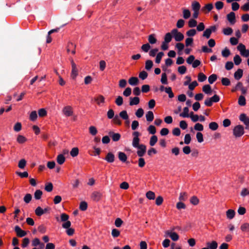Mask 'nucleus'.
Here are the masks:
<instances>
[{
  "label": "nucleus",
  "mask_w": 249,
  "mask_h": 249,
  "mask_svg": "<svg viewBox=\"0 0 249 249\" xmlns=\"http://www.w3.org/2000/svg\"><path fill=\"white\" fill-rule=\"evenodd\" d=\"M244 134V127L241 125H237L233 129V134L236 138L241 137Z\"/></svg>",
  "instance_id": "f257e3e1"
},
{
  "label": "nucleus",
  "mask_w": 249,
  "mask_h": 249,
  "mask_svg": "<svg viewBox=\"0 0 249 249\" xmlns=\"http://www.w3.org/2000/svg\"><path fill=\"white\" fill-rule=\"evenodd\" d=\"M171 33L176 41H180L184 38L183 35L178 31L177 29H174L171 31Z\"/></svg>",
  "instance_id": "f03ea898"
},
{
  "label": "nucleus",
  "mask_w": 249,
  "mask_h": 249,
  "mask_svg": "<svg viewBox=\"0 0 249 249\" xmlns=\"http://www.w3.org/2000/svg\"><path fill=\"white\" fill-rule=\"evenodd\" d=\"M62 112L63 115L67 117L71 116L73 114V108L71 106L64 107L62 110Z\"/></svg>",
  "instance_id": "7ed1b4c3"
},
{
  "label": "nucleus",
  "mask_w": 249,
  "mask_h": 249,
  "mask_svg": "<svg viewBox=\"0 0 249 249\" xmlns=\"http://www.w3.org/2000/svg\"><path fill=\"white\" fill-rule=\"evenodd\" d=\"M71 77L73 79H75L78 74V70L77 68V66L75 63L74 62L73 60L71 61Z\"/></svg>",
  "instance_id": "20e7f679"
},
{
  "label": "nucleus",
  "mask_w": 249,
  "mask_h": 249,
  "mask_svg": "<svg viewBox=\"0 0 249 249\" xmlns=\"http://www.w3.org/2000/svg\"><path fill=\"white\" fill-rule=\"evenodd\" d=\"M239 120L246 125V129L249 130V117L245 114L242 113L239 116Z\"/></svg>",
  "instance_id": "39448f33"
},
{
  "label": "nucleus",
  "mask_w": 249,
  "mask_h": 249,
  "mask_svg": "<svg viewBox=\"0 0 249 249\" xmlns=\"http://www.w3.org/2000/svg\"><path fill=\"white\" fill-rule=\"evenodd\" d=\"M138 151L137 152V155L140 157H142L144 156L146 152V146L144 144H140V145L137 147Z\"/></svg>",
  "instance_id": "423d86ee"
},
{
  "label": "nucleus",
  "mask_w": 249,
  "mask_h": 249,
  "mask_svg": "<svg viewBox=\"0 0 249 249\" xmlns=\"http://www.w3.org/2000/svg\"><path fill=\"white\" fill-rule=\"evenodd\" d=\"M14 230L17 236L19 237H24L27 234L26 231L22 230L18 226H16Z\"/></svg>",
  "instance_id": "0eeeda50"
},
{
  "label": "nucleus",
  "mask_w": 249,
  "mask_h": 249,
  "mask_svg": "<svg viewBox=\"0 0 249 249\" xmlns=\"http://www.w3.org/2000/svg\"><path fill=\"white\" fill-rule=\"evenodd\" d=\"M227 18L231 24L233 25L236 22L235 14L234 12H231L227 15Z\"/></svg>",
  "instance_id": "6e6552de"
},
{
  "label": "nucleus",
  "mask_w": 249,
  "mask_h": 249,
  "mask_svg": "<svg viewBox=\"0 0 249 249\" xmlns=\"http://www.w3.org/2000/svg\"><path fill=\"white\" fill-rule=\"evenodd\" d=\"M165 234L166 235L169 236L174 241H176L179 239V236L175 232H171L169 231H167L165 232Z\"/></svg>",
  "instance_id": "1a4fd4ad"
},
{
  "label": "nucleus",
  "mask_w": 249,
  "mask_h": 249,
  "mask_svg": "<svg viewBox=\"0 0 249 249\" xmlns=\"http://www.w3.org/2000/svg\"><path fill=\"white\" fill-rule=\"evenodd\" d=\"M243 74V71L242 69H239L234 73V77L236 80H239L240 79Z\"/></svg>",
  "instance_id": "9d476101"
},
{
  "label": "nucleus",
  "mask_w": 249,
  "mask_h": 249,
  "mask_svg": "<svg viewBox=\"0 0 249 249\" xmlns=\"http://www.w3.org/2000/svg\"><path fill=\"white\" fill-rule=\"evenodd\" d=\"M115 156L111 152L107 153L105 160L109 163H112L114 161Z\"/></svg>",
  "instance_id": "9b49d317"
},
{
  "label": "nucleus",
  "mask_w": 249,
  "mask_h": 249,
  "mask_svg": "<svg viewBox=\"0 0 249 249\" xmlns=\"http://www.w3.org/2000/svg\"><path fill=\"white\" fill-rule=\"evenodd\" d=\"M213 8V5L212 3H208L203 7L201 9L202 11L207 13L211 11Z\"/></svg>",
  "instance_id": "f8f14e48"
},
{
  "label": "nucleus",
  "mask_w": 249,
  "mask_h": 249,
  "mask_svg": "<svg viewBox=\"0 0 249 249\" xmlns=\"http://www.w3.org/2000/svg\"><path fill=\"white\" fill-rule=\"evenodd\" d=\"M80 183V180L78 178H75L71 181V184L72 186V189H75L77 188Z\"/></svg>",
  "instance_id": "ddd939ff"
},
{
  "label": "nucleus",
  "mask_w": 249,
  "mask_h": 249,
  "mask_svg": "<svg viewBox=\"0 0 249 249\" xmlns=\"http://www.w3.org/2000/svg\"><path fill=\"white\" fill-rule=\"evenodd\" d=\"M192 8L193 11H199L200 8L199 3L196 1H194L192 3Z\"/></svg>",
  "instance_id": "4468645a"
},
{
  "label": "nucleus",
  "mask_w": 249,
  "mask_h": 249,
  "mask_svg": "<svg viewBox=\"0 0 249 249\" xmlns=\"http://www.w3.org/2000/svg\"><path fill=\"white\" fill-rule=\"evenodd\" d=\"M139 80L136 77H131L128 80V83L131 86H136Z\"/></svg>",
  "instance_id": "2eb2a0df"
},
{
  "label": "nucleus",
  "mask_w": 249,
  "mask_h": 249,
  "mask_svg": "<svg viewBox=\"0 0 249 249\" xmlns=\"http://www.w3.org/2000/svg\"><path fill=\"white\" fill-rule=\"evenodd\" d=\"M139 102H140V99L138 97L130 98V102H129L130 106L137 105L139 103Z\"/></svg>",
  "instance_id": "dca6fc26"
},
{
  "label": "nucleus",
  "mask_w": 249,
  "mask_h": 249,
  "mask_svg": "<svg viewBox=\"0 0 249 249\" xmlns=\"http://www.w3.org/2000/svg\"><path fill=\"white\" fill-rule=\"evenodd\" d=\"M32 245L34 247H37L40 246L41 247H43L44 245L43 243H41L40 240L37 238H35L32 242Z\"/></svg>",
  "instance_id": "f3484780"
},
{
  "label": "nucleus",
  "mask_w": 249,
  "mask_h": 249,
  "mask_svg": "<svg viewBox=\"0 0 249 249\" xmlns=\"http://www.w3.org/2000/svg\"><path fill=\"white\" fill-rule=\"evenodd\" d=\"M189 108L188 107H185L183 108V112L180 113L179 116L183 118H188L190 116L189 114Z\"/></svg>",
  "instance_id": "a211bd4d"
},
{
  "label": "nucleus",
  "mask_w": 249,
  "mask_h": 249,
  "mask_svg": "<svg viewBox=\"0 0 249 249\" xmlns=\"http://www.w3.org/2000/svg\"><path fill=\"white\" fill-rule=\"evenodd\" d=\"M102 196L101 194L98 192H94L91 195V197L94 201H98L101 198Z\"/></svg>",
  "instance_id": "6ab92c4d"
},
{
  "label": "nucleus",
  "mask_w": 249,
  "mask_h": 249,
  "mask_svg": "<svg viewBox=\"0 0 249 249\" xmlns=\"http://www.w3.org/2000/svg\"><path fill=\"white\" fill-rule=\"evenodd\" d=\"M202 90L206 94L210 95L212 93V90L211 87L209 85H205L202 88Z\"/></svg>",
  "instance_id": "aec40b11"
},
{
  "label": "nucleus",
  "mask_w": 249,
  "mask_h": 249,
  "mask_svg": "<svg viewBox=\"0 0 249 249\" xmlns=\"http://www.w3.org/2000/svg\"><path fill=\"white\" fill-rule=\"evenodd\" d=\"M235 213L233 210L229 209L226 212V216L227 218L231 219L235 216Z\"/></svg>",
  "instance_id": "412c9836"
},
{
  "label": "nucleus",
  "mask_w": 249,
  "mask_h": 249,
  "mask_svg": "<svg viewBox=\"0 0 249 249\" xmlns=\"http://www.w3.org/2000/svg\"><path fill=\"white\" fill-rule=\"evenodd\" d=\"M109 135L111 136L112 140L114 142L118 141L121 138L120 134L118 133L110 132Z\"/></svg>",
  "instance_id": "4be33fe9"
},
{
  "label": "nucleus",
  "mask_w": 249,
  "mask_h": 249,
  "mask_svg": "<svg viewBox=\"0 0 249 249\" xmlns=\"http://www.w3.org/2000/svg\"><path fill=\"white\" fill-rule=\"evenodd\" d=\"M145 117L147 122H152L154 119V114L153 112L148 111L145 115Z\"/></svg>",
  "instance_id": "5701e85b"
},
{
  "label": "nucleus",
  "mask_w": 249,
  "mask_h": 249,
  "mask_svg": "<svg viewBox=\"0 0 249 249\" xmlns=\"http://www.w3.org/2000/svg\"><path fill=\"white\" fill-rule=\"evenodd\" d=\"M119 159L122 162H124L127 160V156L126 154L123 152H119L118 153Z\"/></svg>",
  "instance_id": "b1692460"
},
{
  "label": "nucleus",
  "mask_w": 249,
  "mask_h": 249,
  "mask_svg": "<svg viewBox=\"0 0 249 249\" xmlns=\"http://www.w3.org/2000/svg\"><path fill=\"white\" fill-rule=\"evenodd\" d=\"M105 98L102 95H99L96 98H95V101L96 102L97 104L100 106L102 104L105 103Z\"/></svg>",
  "instance_id": "393cba45"
},
{
  "label": "nucleus",
  "mask_w": 249,
  "mask_h": 249,
  "mask_svg": "<svg viewBox=\"0 0 249 249\" xmlns=\"http://www.w3.org/2000/svg\"><path fill=\"white\" fill-rule=\"evenodd\" d=\"M207 245L209 249H216L218 246L217 242L214 241L212 242H208Z\"/></svg>",
  "instance_id": "a878e982"
},
{
  "label": "nucleus",
  "mask_w": 249,
  "mask_h": 249,
  "mask_svg": "<svg viewBox=\"0 0 249 249\" xmlns=\"http://www.w3.org/2000/svg\"><path fill=\"white\" fill-rule=\"evenodd\" d=\"M238 103L241 106H245L246 104L245 97L243 95H240L238 98Z\"/></svg>",
  "instance_id": "bb28decb"
},
{
  "label": "nucleus",
  "mask_w": 249,
  "mask_h": 249,
  "mask_svg": "<svg viewBox=\"0 0 249 249\" xmlns=\"http://www.w3.org/2000/svg\"><path fill=\"white\" fill-rule=\"evenodd\" d=\"M209 128L213 131L216 130L218 128V124L216 122H211L209 124Z\"/></svg>",
  "instance_id": "cd10ccee"
},
{
  "label": "nucleus",
  "mask_w": 249,
  "mask_h": 249,
  "mask_svg": "<svg viewBox=\"0 0 249 249\" xmlns=\"http://www.w3.org/2000/svg\"><path fill=\"white\" fill-rule=\"evenodd\" d=\"M57 162L59 164H62L65 161V158L63 154H59L56 159Z\"/></svg>",
  "instance_id": "c85d7f7f"
},
{
  "label": "nucleus",
  "mask_w": 249,
  "mask_h": 249,
  "mask_svg": "<svg viewBox=\"0 0 249 249\" xmlns=\"http://www.w3.org/2000/svg\"><path fill=\"white\" fill-rule=\"evenodd\" d=\"M148 40L149 43L151 44H155L157 42V39L155 37L154 34H151L148 36Z\"/></svg>",
  "instance_id": "c756f323"
},
{
  "label": "nucleus",
  "mask_w": 249,
  "mask_h": 249,
  "mask_svg": "<svg viewBox=\"0 0 249 249\" xmlns=\"http://www.w3.org/2000/svg\"><path fill=\"white\" fill-rule=\"evenodd\" d=\"M172 34L171 33H166L164 36V41L165 43H169L172 38Z\"/></svg>",
  "instance_id": "7c9ffc66"
},
{
  "label": "nucleus",
  "mask_w": 249,
  "mask_h": 249,
  "mask_svg": "<svg viewBox=\"0 0 249 249\" xmlns=\"http://www.w3.org/2000/svg\"><path fill=\"white\" fill-rule=\"evenodd\" d=\"M191 16L190 11L187 9H183V17L184 19H188Z\"/></svg>",
  "instance_id": "2f4dec72"
},
{
  "label": "nucleus",
  "mask_w": 249,
  "mask_h": 249,
  "mask_svg": "<svg viewBox=\"0 0 249 249\" xmlns=\"http://www.w3.org/2000/svg\"><path fill=\"white\" fill-rule=\"evenodd\" d=\"M119 117L122 118L123 120L128 119L129 117L126 110H123L119 113Z\"/></svg>",
  "instance_id": "473e14b6"
},
{
  "label": "nucleus",
  "mask_w": 249,
  "mask_h": 249,
  "mask_svg": "<svg viewBox=\"0 0 249 249\" xmlns=\"http://www.w3.org/2000/svg\"><path fill=\"white\" fill-rule=\"evenodd\" d=\"M146 196L149 200H154L155 198V195L153 192L149 191L146 193Z\"/></svg>",
  "instance_id": "72a5a7b5"
},
{
  "label": "nucleus",
  "mask_w": 249,
  "mask_h": 249,
  "mask_svg": "<svg viewBox=\"0 0 249 249\" xmlns=\"http://www.w3.org/2000/svg\"><path fill=\"white\" fill-rule=\"evenodd\" d=\"M233 32L232 29L230 27H227L223 29V33L226 36H230Z\"/></svg>",
  "instance_id": "f704fd0d"
},
{
  "label": "nucleus",
  "mask_w": 249,
  "mask_h": 249,
  "mask_svg": "<svg viewBox=\"0 0 249 249\" xmlns=\"http://www.w3.org/2000/svg\"><path fill=\"white\" fill-rule=\"evenodd\" d=\"M45 213V211L40 207H37L35 210V213L37 216H41Z\"/></svg>",
  "instance_id": "c9c22d12"
},
{
  "label": "nucleus",
  "mask_w": 249,
  "mask_h": 249,
  "mask_svg": "<svg viewBox=\"0 0 249 249\" xmlns=\"http://www.w3.org/2000/svg\"><path fill=\"white\" fill-rule=\"evenodd\" d=\"M42 195V192L40 190H37L34 193V197L36 199H40Z\"/></svg>",
  "instance_id": "e433bc0d"
},
{
  "label": "nucleus",
  "mask_w": 249,
  "mask_h": 249,
  "mask_svg": "<svg viewBox=\"0 0 249 249\" xmlns=\"http://www.w3.org/2000/svg\"><path fill=\"white\" fill-rule=\"evenodd\" d=\"M151 48V46L149 43H146L142 45L141 47L142 50L144 53H147Z\"/></svg>",
  "instance_id": "4c0bfd02"
},
{
  "label": "nucleus",
  "mask_w": 249,
  "mask_h": 249,
  "mask_svg": "<svg viewBox=\"0 0 249 249\" xmlns=\"http://www.w3.org/2000/svg\"><path fill=\"white\" fill-rule=\"evenodd\" d=\"M158 141V138L156 135H153L150 139L149 144L151 146H154Z\"/></svg>",
  "instance_id": "58836bf2"
},
{
  "label": "nucleus",
  "mask_w": 249,
  "mask_h": 249,
  "mask_svg": "<svg viewBox=\"0 0 249 249\" xmlns=\"http://www.w3.org/2000/svg\"><path fill=\"white\" fill-rule=\"evenodd\" d=\"M189 117L191 118V120L193 122H197L198 121H199V116L198 115H196V114H194V113L193 112H191L190 113V116Z\"/></svg>",
  "instance_id": "ea45409f"
},
{
  "label": "nucleus",
  "mask_w": 249,
  "mask_h": 249,
  "mask_svg": "<svg viewBox=\"0 0 249 249\" xmlns=\"http://www.w3.org/2000/svg\"><path fill=\"white\" fill-rule=\"evenodd\" d=\"M233 61L235 65H239L241 63L242 59L239 55L236 54L233 57Z\"/></svg>",
  "instance_id": "a19ab883"
},
{
  "label": "nucleus",
  "mask_w": 249,
  "mask_h": 249,
  "mask_svg": "<svg viewBox=\"0 0 249 249\" xmlns=\"http://www.w3.org/2000/svg\"><path fill=\"white\" fill-rule=\"evenodd\" d=\"M153 65V62L151 60H148L145 62V68L146 70L149 71L152 68Z\"/></svg>",
  "instance_id": "79ce46f5"
},
{
  "label": "nucleus",
  "mask_w": 249,
  "mask_h": 249,
  "mask_svg": "<svg viewBox=\"0 0 249 249\" xmlns=\"http://www.w3.org/2000/svg\"><path fill=\"white\" fill-rule=\"evenodd\" d=\"M79 150L77 147H74L72 148L70 152V154L71 157H75L78 155Z\"/></svg>",
  "instance_id": "37998d69"
},
{
  "label": "nucleus",
  "mask_w": 249,
  "mask_h": 249,
  "mask_svg": "<svg viewBox=\"0 0 249 249\" xmlns=\"http://www.w3.org/2000/svg\"><path fill=\"white\" fill-rule=\"evenodd\" d=\"M140 139L137 138H133L132 140V145L135 148L138 147L140 145L139 144Z\"/></svg>",
  "instance_id": "c03bdc74"
},
{
  "label": "nucleus",
  "mask_w": 249,
  "mask_h": 249,
  "mask_svg": "<svg viewBox=\"0 0 249 249\" xmlns=\"http://www.w3.org/2000/svg\"><path fill=\"white\" fill-rule=\"evenodd\" d=\"M197 25V21L195 19L191 18L188 21V26L190 28L195 27Z\"/></svg>",
  "instance_id": "a18cd8bd"
},
{
  "label": "nucleus",
  "mask_w": 249,
  "mask_h": 249,
  "mask_svg": "<svg viewBox=\"0 0 249 249\" xmlns=\"http://www.w3.org/2000/svg\"><path fill=\"white\" fill-rule=\"evenodd\" d=\"M164 55V53L162 52L159 53L156 57L155 62L156 63H160L162 56Z\"/></svg>",
  "instance_id": "49530a36"
},
{
  "label": "nucleus",
  "mask_w": 249,
  "mask_h": 249,
  "mask_svg": "<svg viewBox=\"0 0 249 249\" xmlns=\"http://www.w3.org/2000/svg\"><path fill=\"white\" fill-rule=\"evenodd\" d=\"M221 54L223 57H227L230 55L231 52L229 49H228L227 48H225L222 51Z\"/></svg>",
  "instance_id": "de8ad7c7"
},
{
  "label": "nucleus",
  "mask_w": 249,
  "mask_h": 249,
  "mask_svg": "<svg viewBox=\"0 0 249 249\" xmlns=\"http://www.w3.org/2000/svg\"><path fill=\"white\" fill-rule=\"evenodd\" d=\"M217 79V75L215 74L211 75L208 78V81L210 84H212Z\"/></svg>",
  "instance_id": "09e8293b"
},
{
  "label": "nucleus",
  "mask_w": 249,
  "mask_h": 249,
  "mask_svg": "<svg viewBox=\"0 0 249 249\" xmlns=\"http://www.w3.org/2000/svg\"><path fill=\"white\" fill-rule=\"evenodd\" d=\"M17 141L19 143H23L27 141V139L22 135H18L17 137Z\"/></svg>",
  "instance_id": "8fccbe9b"
},
{
  "label": "nucleus",
  "mask_w": 249,
  "mask_h": 249,
  "mask_svg": "<svg viewBox=\"0 0 249 249\" xmlns=\"http://www.w3.org/2000/svg\"><path fill=\"white\" fill-rule=\"evenodd\" d=\"M165 92L168 94L169 97L172 98L174 97V93L172 91L171 88L167 87L165 88Z\"/></svg>",
  "instance_id": "3c124183"
},
{
  "label": "nucleus",
  "mask_w": 249,
  "mask_h": 249,
  "mask_svg": "<svg viewBox=\"0 0 249 249\" xmlns=\"http://www.w3.org/2000/svg\"><path fill=\"white\" fill-rule=\"evenodd\" d=\"M144 114L143 110L142 108H139L135 112V115L138 118H141Z\"/></svg>",
  "instance_id": "603ef678"
},
{
  "label": "nucleus",
  "mask_w": 249,
  "mask_h": 249,
  "mask_svg": "<svg viewBox=\"0 0 249 249\" xmlns=\"http://www.w3.org/2000/svg\"><path fill=\"white\" fill-rule=\"evenodd\" d=\"M207 79L206 76L203 73H199L198 75V80L200 82H204Z\"/></svg>",
  "instance_id": "864d4df0"
},
{
  "label": "nucleus",
  "mask_w": 249,
  "mask_h": 249,
  "mask_svg": "<svg viewBox=\"0 0 249 249\" xmlns=\"http://www.w3.org/2000/svg\"><path fill=\"white\" fill-rule=\"evenodd\" d=\"M115 103L118 106H121L123 104V98L122 96H119L115 100Z\"/></svg>",
  "instance_id": "5fc2aeb1"
},
{
  "label": "nucleus",
  "mask_w": 249,
  "mask_h": 249,
  "mask_svg": "<svg viewBox=\"0 0 249 249\" xmlns=\"http://www.w3.org/2000/svg\"><path fill=\"white\" fill-rule=\"evenodd\" d=\"M37 117V113L36 111H32L30 115V119L32 121L36 120Z\"/></svg>",
  "instance_id": "6e6d98bb"
},
{
  "label": "nucleus",
  "mask_w": 249,
  "mask_h": 249,
  "mask_svg": "<svg viewBox=\"0 0 249 249\" xmlns=\"http://www.w3.org/2000/svg\"><path fill=\"white\" fill-rule=\"evenodd\" d=\"M196 30L194 29H190L186 32V35L189 37L194 36L196 35Z\"/></svg>",
  "instance_id": "4d7b16f0"
},
{
  "label": "nucleus",
  "mask_w": 249,
  "mask_h": 249,
  "mask_svg": "<svg viewBox=\"0 0 249 249\" xmlns=\"http://www.w3.org/2000/svg\"><path fill=\"white\" fill-rule=\"evenodd\" d=\"M194 129L197 131H202L203 130L204 127L202 124L200 123H196L194 126Z\"/></svg>",
  "instance_id": "13d9d810"
},
{
  "label": "nucleus",
  "mask_w": 249,
  "mask_h": 249,
  "mask_svg": "<svg viewBox=\"0 0 249 249\" xmlns=\"http://www.w3.org/2000/svg\"><path fill=\"white\" fill-rule=\"evenodd\" d=\"M196 138L198 142L199 143L202 142L204 141L203 134L200 132L196 133Z\"/></svg>",
  "instance_id": "bf43d9fd"
},
{
  "label": "nucleus",
  "mask_w": 249,
  "mask_h": 249,
  "mask_svg": "<svg viewBox=\"0 0 249 249\" xmlns=\"http://www.w3.org/2000/svg\"><path fill=\"white\" fill-rule=\"evenodd\" d=\"M160 82L163 84H167V75L165 73H162L161 74V77L160 79Z\"/></svg>",
  "instance_id": "052dcab7"
},
{
  "label": "nucleus",
  "mask_w": 249,
  "mask_h": 249,
  "mask_svg": "<svg viewBox=\"0 0 249 249\" xmlns=\"http://www.w3.org/2000/svg\"><path fill=\"white\" fill-rule=\"evenodd\" d=\"M178 71L180 74H183L186 72L187 69L185 66H181L178 67Z\"/></svg>",
  "instance_id": "680f3d73"
},
{
  "label": "nucleus",
  "mask_w": 249,
  "mask_h": 249,
  "mask_svg": "<svg viewBox=\"0 0 249 249\" xmlns=\"http://www.w3.org/2000/svg\"><path fill=\"white\" fill-rule=\"evenodd\" d=\"M32 198V195L30 194H27L24 196L23 200L26 203H29L31 201Z\"/></svg>",
  "instance_id": "e2e57ef3"
},
{
  "label": "nucleus",
  "mask_w": 249,
  "mask_h": 249,
  "mask_svg": "<svg viewBox=\"0 0 249 249\" xmlns=\"http://www.w3.org/2000/svg\"><path fill=\"white\" fill-rule=\"evenodd\" d=\"M88 207V204L85 201H82L80 203V206H79V209L81 211H85L87 210Z\"/></svg>",
  "instance_id": "0e129e2a"
},
{
  "label": "nucleus",
  "mask_w": 249,
  "mask_h": 249,
  "mask_svg": "<svg viewBox=\"0 0 249 249\" xmlns=\"http://www.w3.org/2000/svg\"><path fill=\"white\" fill-rule=\"evenodd\" d=\"M147 130L150 134H151L153 135L155 134L156 132V127L153 125H150L148 127Z\"/></svg>",
  "instance_id": "69168bd1"
},
{
  "label": "nucleus",
  "mask_w": 249,
  "mask_h": 249,
  "mask_svg": "<svg viewBox=\"0 0 249 249\" xmlns=\"http://www.w3.org/2000/svg\"><path fill=\"white\" fill-rule=\"evenodd\" d=\"M132 90L129 87H127L123 91V95L125 97H128L131 94Z\"/></svg>",
  "instance_id": "338daca9"
},
{
  "label": "nucleus",
  "mask_w": 249,
  "mask_h": 249,
  "mask_svg": "<svg viewBox=\"0 0 249 249\" xmlns=\"http://www.w3.org/2000/svg\"><path fill=\"white\" fill-rule=\"evenodd\" d=\"M89 131L90 134L93 136L95 135L97 133V130L94 126H91L89 127Z\"/></svg>",
  "instance_id": "774afa93"
}]
</instances>
